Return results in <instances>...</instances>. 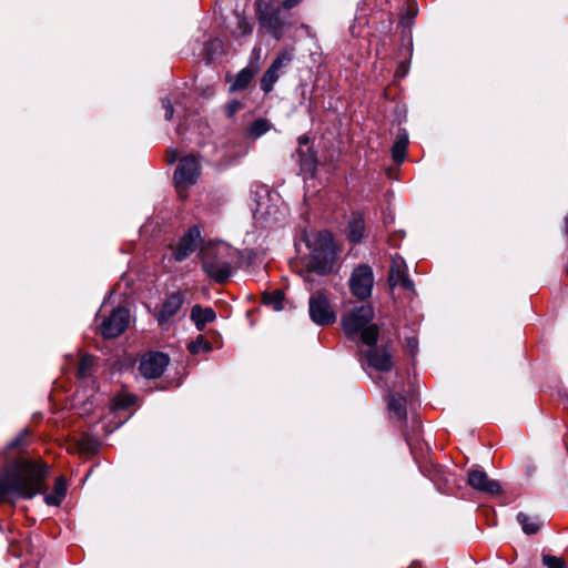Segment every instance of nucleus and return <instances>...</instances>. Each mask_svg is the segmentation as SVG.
Segmentation results:
<instances>
[{"mask_svg":"<svg viewBox=\"0 0 568 568\" xmlns=\"http://www.w3.org/2000/svg\"><path fill=\"white\" fill-rule=\"evenodd\" d=\"M48 467L38 462L16 459L0 471V497L17 494L20 497L45 495Z\"/></svg>","mask_w":568,"mask_h":568,"instance_id":"f257e3e1","label":"nucleus"},{"mask_svg":"<svg viewBox=\"0 0 568 568\" xmlns=\"http://www.w3.org/2000/svg\"><path fill=\"white\" fill-rule=\"evenodd\" d=\"M374 317V310L371 305L353 307L342 316V326L348 338L357 336L367 346H374L378 338V327L371 324Z\"/></svg>","mask_w":568,"mask_h":568,"instance_id":"f03ea898","label":"nucleus"},{"mask_svg":"<svg viewBox=\"0 0 568 568\" xmlns=\"http://www.w3.org/2000/svg\"><path fill=\"white\" fill-rule=\"evenodd\" d=\"M233 260V248L223 242L211 243L202 251V268L217 283L231 276Z\"/></svg>","mask_w":568,"mask_h":568,"instance_id":"7ed1b4c3","label":"nucleus"},{"mask_svg":"<svg viewBox=\"0 0 568 568\" xmlns=\"http://www.w3.org/2000/svg\"><path fill=\"white\" fill-rule=\"evenodd\" d=\"M312 254L308 262L310 271L320 275L329 273L336 261V247L328 232H320L312 243Z\"/></svg>","mask_w":568,"mask_h":568,"instance_id":"20e7f679","label":"nucleus"},{"mask_svg":"<svg viewBox=\"0 0 568 568\" xmlns=\"http://www.w3.org/2000/svg\"><path fill=\"white\" fill-rule=\"evenodd\" d=\"M287 207L278 193L264 190L256 201L255 217L265 223H274L286 216Z\"/></svg>","mask_w":568,"mask_h":568,"instance_id":"39448f33","label":"nucleus"},{"mask_svg":"<svg viewBox=\"0 0 568 568\" xmlns=\"http://www.w3.org/2000/svg\"><path fill=\"white\" fill-rule=\"evenodd\" d=\"M200 176V163L194 155H187L179 161L174 172V183L181 199L187 196V187L195 184Z\"/></svg>","mask_w":568,"mask_h":568,"instance_id":"423d86ee","label":"nucleus"},{"mask_svg":"<svg viewBox=\"0 0 568 568\" xmlns=\"http://www.w3.org/2000/svg\"><path fill=\"white\" fill-rule=\"evenodd\" d=\"M256 13L260 23L266 28L274 38L280 39L284 27L281 8L274 7L271 0H257Z\"/></svg>","mask_w":568,"mask_h":568,"instance_id":"0eeeda50","label":"nucleus"},{"mask_svg":"<svg viewBox=\"0 0 568 568\" xmlns=\"http://www.w3.org/2000/svg\"><path fill=\"white\" fill-rule=\"evenodd\" d=\"M349 290L358 300H366L372 295L374 286V273L369 265L356 266L348 281Z\"/></svg>","mask_w":568,"mask_h":568,"instance_id":"6e6552de","label":"nucleus"},{"mask_svg":"<svg viewBox=\"0 0 568 568\" xmlns=\"http://www.w3.org/2000/svg\"><path fill=\"white\" fill-rule=\"evenodd\" d=\"M308 312L311 320L321 326L331 325L336 321V315L332 310L326 296L316 292L311 295L308 301Z\"/></svg>","mask_w":568,"mask_h":568,"instance_id":"1a4fd4ad","label":"nucleus"},{"mask_svg":"<svg viewBox=\"0 0 568 568\" xmlns=\"http://www.w3.org/2000/svg\"><path fill=\"white\" fill-rule=\"evenodd\" d=\"M467 484L476 491L485 495H504L506 491L503 485L480 469H469L467 476Z\"/></svg>","mask_w":568,"mask_h":568,"instance_id":"9d476101","label":"nucleus"},{"mask_svg":"<svg viewBox=\"0 0 568 568\" xmlns=\"http://www.w3.org/2000/svg\"><path fill=\"white\" fill-rule=\"evenodd\" d=\"M129 323V311L124 307H118L102 322L100 333L104 338H115L126 329Z\"/></svg>","mask_w":568,"mask_h":568,"instance_id":"9b49d317","label":"nucleus"},{"mask_svg":"<svg viewBox=\"0 0 568 568\" xmlns=\"http://www.w3.org/2000/svg\"><path fill=\"white\" fill-rule=\"evenodd\" d=\"M169 365V357L164 353L154 352L141 358L139 369L146 378H158Z\"/></svg>","mask_w":568,"mask_h":568,"instance_id":"f8f14e48","label":"nucleus"},{"mask_svg":"<svg viewBox=\"0 0 568 568\" xmlns=\"http://www.w3.org/2000/svg\"><path fill=\"white\" fill-rule=\"evenodd\" d=\"M200 237V230L196 226L190 227L173 250L175 261L181 262L189 257L197 247Z\"/></svg>","mask_w":568,"mask_h":568,"instance_id":"ddd939ff","label":"nucleus"},{"mask_svg":"<svg viewBox=\"0 0 568 568\" xmlns=\"http://www.w3.org/2000/svg\"><path fill=\"white\" fill-rule=\"evenodd\" d=\"M388 282L393 287L400 286L408 291L414 290V284L407 274L406 264L402 258H393Z\"/></svg>","mask_w":568,"mask_h":568,"instance_id":"4468645a","label":"nucleus"},{"mask_svg":"<svg viewBox=\"0 0 568 568\" xmlns=\"http://www.w3.org/2000/svg\"><path fill=\"white\" fill-rule=\"evenodd\" d=\"M184 303V295L181 292L172 293L162 304L158 314V322L163 325L178 314Z\"/></svg>","mask_w":568,"mask_h":568,"instance_id":"2eb2a0df","label":"nucleus"},{"mask_svg":"<svg viewBox=\"0 0 568 568\" xmlns=\"http://www.w3.org/2000/svg\"><path fill=\"white\" fill-rule=\"evenodd\" d=\"M367 363L371 367L379 372L392 369L393 363L389 353L385 348L373 347L366 353Z\"/></svg>","mask_w":568,"mask_h":568,"instance_id":"dca6fc26","label":"nucleus"},{"mask_svg":"<svg viewBox=\"0 0 568 568\" xmlns=\"http://www.w3.org/2000/svg\"><path fill=\"white\" fill-rule=\"evenodd\" d=\"M192 322L195 324L199 331H203L207 323L213 322L216 318V314L211 307H202L196 304L191 310L190 315Z\"/></svg>","mask_w":568,"mask_h":568,"instance_id":"f3484780","label":"nucleus"},{"mask_svg":"<svg viewBox=\"0 0 568 568\" xmlns=\"http://www.w3.org/2000/svg\"><path fill=\"white\" fill-rule=\"evenodd\" d=\"M517 520L521 525L523 530L528 535L537 534L540 529L541 521L537 515H529L525 511H519Z\"/></svg>","mask_w":568,"mask_h":568,"instance_id":"a211bd4d","label":"nucleus"},{"mask_svg":"<svg viewBox=\"0 0 568 568\" xmlns=\"http://www.w3.org/2000/svg\"><path fill=\"white\" fill-rule=\"evenodd\" d=\"M365 223L362 216H354L347 227V239L352 243H358L364 237Z\"/></svg>","mask_w":568,"mask_h":568,"instance_id":"6ab92c4d","label":"nucleus"},{"mask_svg":"<svg viewBox=\"0 0 568 568\" xmlns=\"http://www.w3.org/2000/svg\"><path fill=\"white\" fill-rule=\"evenodd\" d=\"M408 146V135L405 131L396 136L395 143L392 148L393 160L396 163H402L405 160Z\"/></svg>","mask_w":568,"mask_h":568,"instance_id":"aec40b11","label":"nucleus"},{"mask_svg":"<svg viewBox=\"0 0 568 568\" xmlns=\"http://www.w3.org/2000/svg\"><path fill=\"white\" fill-rule=\"evenodd\" d=\"M389 410L398 418L404 419L406 417V399L399 394L389 395L388 400Z\"/></svg>","mask_w":568,"mask_h":568,"instance_id":"412c9836","label":"nucleus"},{"mask_svg":"<svg viewBox=\"0 0 568 568\" xmlns=\"http://www.w3.org/2000/svg\"><path fill=\"white\" fill-rule=\"evenodd\" d=\"M284 294L281 290H275L271 293H264L263 303L272 306L274 311H281L283 308Z\"/></svg>","mask_w":568,"mask_h":568,"instance_id":"4be33fe9","label":"nucleus"},{"mask_svg":"<svg viewBox=\"0 0 568 568\" xmlns=\"http://www.w3.org/2000/svg\"><path fill=\"white\" fill-rule=\"evenodd\" d=\"M278 71L277 69H274L272 65L266 70V72L263 74L261 79V89L268 93L272 91L273 85L278 80Z\"/></svg>","mask_w":568,"mask_h":568,"instance_id":"5701e85b","label":"nucleus"},{"mask_svg":"<svg viewBox=\"0 0 568 568\" xmlns=\"http://www.w3.org/2000/svg\"><path fill=\"white\" fill-rule=\"evenodd\" d=\"M93 357L91 355L83 354L80 357L78 368H77V377L78 378H87L90 376L93 367Z\"/></svg>","mask_w":568,"mask_h":568,"instance_id":"b1692460","label":"nucleus"},{"mask_svg":"<svg viewBox=\"0 0 568 568\" xmlns=\"http://www.w3.org/2000/svg\"><path fill=\"white\" fill-rule=\"evenodd\" d=\"M254 72L250 69H243L235 78L234 83L231 85L232 91L243 90L252 81Z\"/></svg>","mask_w":568,"mask_h":568,"instance_id":"393cba45","label":"nucleus"},{"mask_svg":"<svg viewBox=\"0 0 568 568\" xmlns=\"http://www.w3.org/2000/svg\"><path fill=\"white\" fill-rule=\"evenodd\" d=\"M271 129V123L266 119L255 120L248 128V135L257 139Z\"/></svg>","mask_w":568,"mask_h":568,"instance_id":"a878e982","label":"nucleus"},{"mask_svg":"<svg viewBox=\"0 0 568 568\" xmlns=\"http://www.w3.org/2000/svg\"><path fill=\"white\" fill-rule=\"evenodd\" d=\"M428 476L435 485L440 486L442 483L448 481L447 471L439 465L432 466V469L428 473Z\"/></svg>","mask_w":568,"mask_h":568,"instance_id":"bb28decb","label":"nucleus"},{"mask_svg":"<svg viewBox=\"0 0 568 568\" xmlns=\"http://www.w3.org/2000/svg\"><path fill=\"white\" fill-rule=\"evenodd\" d=\"M542 564L547 568H567V565L562 558L552 556V555H544Z\"/></svg>","mask_w":568,"mask_h":568,"instance_id":"cd10ccee","label":"nucleus"},{"mask_svg":"<svg viewBox=\"0 0 568 568\" xmlns=\"http://www.w3.org/2000/svg\"><path fill=\"white\" fill-rule=\"evenodd\" d=\"M189 349L191 353L195 354L201 351H210L211 345L209 344V342L205 341V338L203 336L200 335L195 341L190 343Z\"/></svg>","mask_w":568,"mask_h":568,"instance_id":"c85d7f7f","label":"nucleus"},{"mask_svg":"<svg viewBox=\"0 0 568 568\" xmlns=\"http://www.w3.org/2000/svg\"><path fill=\"white\" fill-rule=\"evenodd\" d=\"M29 433L27 429L18 434L7 446L9 450L20 449L24 444Z\"/></svg>","mask_w":568,"mask_h":568,"instance_id":"c756f323","label":"nucleus"},{"mask_svg":"<svg viewBox=\"0 0 568 568\" xmlns=\"http://www.w3.org/2000/svg\"><path fill=\"white\" fill-rule=\"evenodd\" d=\"M55 497H64L68 493V486L63 477H58L54 483Z\"/></svg>","mask_w":568,"mask_h":568,"instance_id":"7c9ffc66","label":"nucleus"},{"mask_svg":"<svg viewBox=\"0 0 568 568\" xmlns=\"http://www.w3.org/2000/svg\"><path fill=\"white\" fill-rule=\"evenodd\" d=\"M292 59V55L288 52L281 53L271 64L274 69L281 70L285 67Z\"/></svg>","mask_w":568,"mask_h":568,"instance_id":"2f4dec72","label":"nucleus"},{"mask_svg":"<svg viewBox=\"0 0 568 568\" xmlns=\"http://www.w3.org/2000/svg\"><path fill=\"white\" fill-rule=\"evenodd\" d=\"M241 108V103L239 101H232L226 104L225 112L229 116H233Z\"/></svg>","mask_w":568,"mask_h":568,"instance_id":"473e14b6","label":"nucleus"},{"mask_svg":"<svg viewBox=\"0 0 568 568\" xmlns=\"http://www.w3.org/2000/svg\"><path fill=\"white\" fill-rule=\"evenodd\" d=\"M162 105L165 109V115H164L165 119L171 120L173 116V112H174L171 101L169 99H163Z\"/></svg>","mask_w":568,"mask_h":568,"instance_id":"72a5a7b5","label":"nucleus"},{"mask_svg":"<svg viewBox=\"0 0 568 568\" xmlns=\"http://www.w3.org/2000/svg\"><path fill=\"white\" fill-rule=\"evenodd\" d=\"M239 28L242 30L243 34H248L252 32V27L244 18L240 19Z\"/></svg>","mask_w":568,"mask_h":568,"instance_id":"f704fd0d","label":"nucleus"},{"mask_svg":"<svg viewBox=\"0 0 568 568\" xmlns=\"http://www.w3.org/2000/svg\"><path fill=\"white\" fill-rule=\"evenodd\" d=\"M302 0H284L283 8L284 9H292L296 7Z\"/></svg>","mask_w":568,"mask_h":568,"instance_id":"c9c22d12","label":"nucleus"},{"mask_svg":"<svg viewBox=\"0 0 568 568\" xmlns=\"http://www.w3.org/2000/svg\"><path fill=\"white\" fill-rule=\"evenodd\" d=\"M62 499H44V503L51 507H59Z\"/></svg>","mask_w":568,"mask_h":568,"instance_id":"e433bc0d","label":"nucleus"},{"mask_svg":"<svg viewBox=\"0 0 568 568\" xmlns=\"http://www.w3.org/2000/svg\"><path fill=\"white\" fill-rule=\"evenodd\" d=\"M302 165L305 170H312L314 166V161L312 159H306L303 161Z\"/></svg>","mask_w":568,"mask_h":568,"instance_id":"4c0bfd02","label":"nucleus"},{"mask_svg":"<svg viewBox=\"0 0 568 568\" xmlns=\"http://www.w3.org/2000/svg\"><path fill=\"white\" fill-rule=\"evenodd\" d=\"M298 142H300L301 145L307 144L308 138L305 136V135H302V136H300Z\"/></svg>","mask_w":568,"mask_h":568,"instance_id":"58836bf2","label":"nucleus"},{"mask_svg":"<svg viewBox=\"0 0 568 568\" xmlns=\"http://www.w3.org/2000/svg\"><path fill=\"white\" fill-rule=\"evenodd\" d=\"M565 233L568 235V217L565 221Z\"/></svg>","mask_w":568,"mask_h":568,"instance_id":"ea45409f","label":"nucleus"},{"mask_svg":"<svg viewBox=\"0 0 568 568\" xmlns=\"http://www.w3.org/2000/svg\"><path fill=\"white\" fill-rule=\"evenodd\" d=\"M3 499H0V501H2Z\"/></svg>","mask_w":568,"mask_h":568,"instance_id":"a19ab883","label":"nucleus"}]
</instances>
